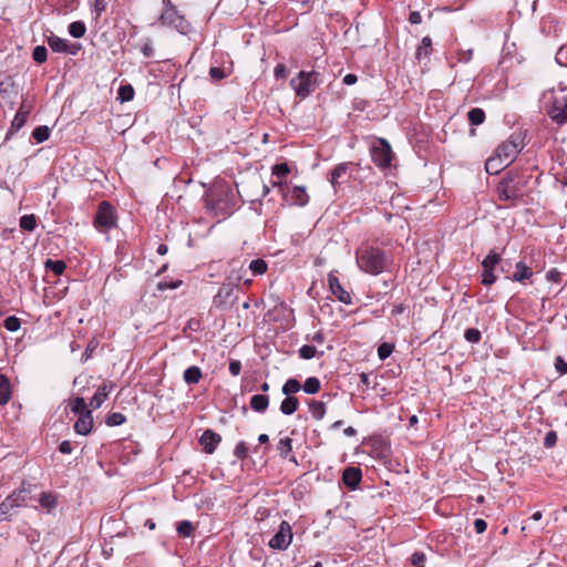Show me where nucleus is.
I'll use <instances>...</instances> for the list:
<instances>
[{
  "label": "nucleus",
  "instance_id": "f257e3e1",
  "mask_svg": "<svg viewBox=\"0 0 567 567\" xmlns=\"http://www.w3.org/2000/svg\"><path fill=\"white\" fill-rule=\"evenodd\" d=\"M359 268L370 275H379L389 267V258L383 250L369 245L360 246L355 251Z\"/></svg>",
  "mask_w": 567,
  "mask_h": 567
},
{
  "label": "nucleus",
  "instance_id": "f03ea898",
  "mask_svg": "<svg viewBox=\"0 0 567 567\" xmlns=\"http://www.w3.org/2000/svg\"><path fill=\"white\" fill-rule=\"evenodd\" d=\"M205 207L216 217L230 215L234 208V198L228 187H213L208 189L204 197Z\"/></svg>",
  "mask_w": 567,
  "mask_h": 567
},
{
  "label": "nucleus",
  "instance_id": "7ed1b4c3",
  "mask_svg": "<svg viewBox=\"0 0 567 567\" xmlns=\"http://www.w3.org/2000/svg\"><path fill=\"white\" fill-rule=\"evenodd\" d=\"M525 183L518 173H508L497 185L499 200L508 202L520 198Z\"/></svg>",
  "mask_w": 567,
  "mask_h": 567
},
{
  "label": "nucleus",
  "instance_id": "20e7f679",
  "mask_svg": "<svg viewBox=\"0 0 567 567\" xmlns=\"http://www.w3.org/2000/svg\"><path fill=\"white\" fill-rule=\"evenodd\" d=\"M319 78V72L300 71L296 78L291 79L290 85L298 97L306 99L320 85Z\"/></svg>",
  "mask_w": 567,
  "mask_h": 567
},
{
  "label": "nucleus",
  "instance_id": "39448f33",
  "mask_svg": "<svg viewBox=\"0 0 567 567\" xmlns=\"http://www.w3.org/2000/svg\"><path fill=\"white\" fill-rule=\"evenodd\" d=\"M162 4L163 11L158 18L159 23L164 27L174 28L181 33H186L188 23L173 2L171 0H162Z\"/></svg>",
  "mask_w": 567,
  "mask_h": 567
},
{
  "label": "nucleus",
  "instance_id": "423d86ee",
  "mask_svg": "<svg viewBox=\"0 0 567 567\" xmlns=\"http://www.w3.org/2000/svg\"><path fill=\"white\" fill-rule=\"evenodd\" d=\"M27 491L23 488L14 489L0 503V523L11 520V517L19 508L25 506Z\"/></svg>",
  "mask_w": 567,
  "mask_h": 567
},
{
  "label": "nucleus",
  "instance_id": "0eeeda50",
  "mask_svg": "<svg viewBox=\"0 0 567 567\" xmlns=\"http://www.w3.org/2000/svg\"><path fill=\"white\" fill-rule=\"evenodd\" d=\"M94 226L100 233H107L116 226V212L109 202L100 203Z\"/></svg>",
  "mask_w": 567,
  "mask_h": 567
},
{
  "label": "nucleus",
  "instance_id": "6e6552de",
  "mask_svg": "<svg viewBox=\"0 0 567 567\" xmlns=\"http://www.w3.org/2000/svg\"><path fill=\"white\" fill-rule=\"evenodd\" d=\"M523 140L519 135L513 134L496 148V155L501 164L509 165L516 155L523 150Z\"/></svg>",
  "mask_w": 567,
  "mask_h": 567
},
{
  "label": "nucleus",
  "instance_id": "1a4fd4ad",
  "mask_svg": "<svg viewBox=\"0 0 567 567\" xmlns=\"http://www.w3.org/2000/svg\"><path fill=\"white\" fill-rule=\"evenodd\" d=\"M502 260L501 254L495 250H491L482 261V284L491 286L495 284L497 277L495 276V269Z\"/></svg>",
  "mask_w": 567,
  "mask_h": 567
},
{
  "label": "nucleus",
  "instance_id": "9d476101",
  "mask_svg": "<svg viewBox=\"0 0 567 567\" xmlns=\"http://www.w3.org/2000/svg\"><path fill=\"white\" fill-rule=\"evenodd\" d=\"M372 162L380 168L384 169L391 165L392 150L390 144L381 138L379 143L373 145L371 148Z\"/></svg>",
  "mask_w": 567,
  "mask_h": 567
},
{
  "label": "nucleus",
  "instance_id": "9b49d317",
  "mask_svg": "<svg viewBox=\"0 0 567 567\" xmlns=\"http://www.w3.org/2000/svg\"><path fill=\"white\" fill-rule=\"evenodd\" d=\"M292 542V530L288 522L282 520L277 533L269 540L268 545L272 549L285 550Z\"/></svg>",
  "mask_w": 567,
  "mask_h": 567
},
{
  "label": "nucleus",
  "instance_id": "f8f14e48",
  "mask_svg": "<svg viewBox=\"0 0 567 567\" xmlns=\"http://www.w3.org/2000/svg\"><path fill=\"white\" fill-rule=\"evenodd\" d=\"M284 200L289 205L305 206L309 202L307 190L302 186H289L285 190Z\"/></svg>",
  "mask_w": 567,
  "mask_h": 567
},
{
  "label": "nucleus",
  "instance_id": "ddd939ff",
  "mask_svg": "<svg viewBox=\"0 0 567 567\" xmlns=\"http://www.w3.org/2000/svg\"><path fill=\"white\" fill-rule=\"evenodd\" d=\"M328 285L330 288L331 293L342 303L344 305H351L352 303V297L349 291H347L340 284L338 277L330 272L328 275Z\"/></svg>",
  "mask_w": 567,
  "mask_h": 567
},
{
  "label": "nucleus",
  "instance_id": "4468645a",
  "mask_svg": "<svg viewBox=\"0 0 567 567\" xmlns=\"http://www.w3.org/2000/svg\"><path fill=\"white\" fill-rule=\"evenodd\" d=\"M235 300L234 288L229 285H224L214 297V305L220 309H228L234 305Z\"/></svg>",
  "mask_w": 567,
  "mask_h": 567
},
{
  "label": "nucleus",
  "instance_id": "2eb2a0df",
  "mask_svg": "<svg viewBox=\"0 0 567 567\" xmlns=\"http://www.w3.org/2000/svg\"><path fill=\"white\" fill-rule=\"evenodd\" d=\"M220 442L221 436L209 429L205 430L199 439L203 451L207 454H213Z\"/></svg>",
  "mask_w": 567,
  "mask_h": 567
},
{
  "label": "nucleus",
  "instance_id": "dca6fc26",
  "mask_svg": "<svg viewBox=\"0 0 567 567\" xmlns=\"http://www.w3.org/2000/svg\"><path fill=\"white\" fill-rule=\"evenodd\" d=\"M550 118L557 124L567 122V96L555 100L549 111Z\"/></svg>",
  "mask_w": 567,
  "mask_h": 567
},
{
  "label": "nucleus",
  "instance_id": "f3484780",
  "mask_svg": "<svg viewBox=\"0 0 567 567\" xmlns=\"http://www.w3.org/2000/svg\"><path fill=\"white\" fill-rule=\"evenodd\" d=\"M362 480V471L357 466H348L342 474L343 484L351 491L355 489Z\"/></svg>",
  "mask_w": 567,
  "mask_h": 567
},
{
  "label": "nucleus",
  "instance_id": "a211bd4d",
  "mask_svg": "<svg viewBox=\"0 0 567 567\" xmlns=\"http://www.w3.org/2000/svg\"><path fill=\"white\" fill-rule=\"evenodd\" d=\"M93 427L92 411L79 415V419L74 423V431L80 435H87L91 433Z\"/></svg>",
  "mask_w": 567,
  "mask_h": 567
},
{
  "label": "nucleus",
  "instance_id": "6ab92c4d",
  "mask_svg": "<svg viewBox=\"0 0 567 567\" xmlns=\"http://www.w3.org/2000/svg\"><path fill=\"white\" fill-rule=\"evenodd\" d=\"M112 388V383L104 382L103 384H101L97 388L96 392L94 393L93 398L91 399L90 405L93 409H99L109 396Z\"/></svg>",
  "mask_w": 567,
  "mask_h": 567
},
{
  "label": "nucleus",
  "instance_id": "aec40b11",
  "mask_svg": "<svg viewBox=\"0 0 567 567\" xmlns=\"http://www.w3.org/2000/svg\"><path fill=\"white\" fill-rule=\"evenodd\" d=\"M533 276V270L524 261H518L515 266V272L512 276L513 281L522 282Z\"/></svg>",
  "mask_w": 567,
  "mask_h": 567
},
{
  "label": "nucleus",
  "instance_id": "412c9836",
  "mask_svg": "<svg viewBox=\"0 0 567 567\" xmlns=\"http://www.w3.org/2000/svg\"><path fill=\"white\" fill-rule=\"evenodd\" d=\"M249 405L255 412L264 413L268 409L269 396L264 394H255L251 396Z\"/></svg>",
  "mask_w": 567,
  "mask_h": 567
},
{
  "label": "nucleus",
  "instance_id": "4be33fe9",
  "mask_svg": "<svg viewBox=\"0 0 567 567\" xmlns=\"http://www.w3.org/2000/svg\"><path fill=\"white\" fill-rule=\"evenodd\" d=\"M11 399V384L4 374H0V405L7 404Z\"/></svg>",
  "mask_w": 567,
  "mask_h": 567
},
{
  "label": "nucleus",
  "instance_id": "5701e85b",
  "mask_svg": "<svg viewBox=\"0 0 567 567\" xmlns=\"http://www.w3.org/2000/svg\"><path fill=\"white\" fill-rule=\"evenodd\" d=\"M299 408V400L296 396H286L280 403V412L285 415L293 414Z\"/></svg>",
  "mask_w": 567,
  "mask_h": 567
},
{
  "label": "nucleus",
  "instance_id": "b1692460",
  "mask_svg": "<svg viewBox=\"0 0 567 567\" xmlns=\"http://www.w3.org/2000/svg\"><path fill=\"white\" fill-rule=\"evenodd\" d=\"M350 163L338 164L330 173V183L336 188L340 184V178L347 175Z\"/></svg>",
  "mask_w": 567,
  "mask_h": 567
},
{
  "label": "nucleus",
  "instance_id": "393cba45",
  "mask_svg": "<svg viewBox=\"0 0 567 567\" xmlns=\"http://www.w3.org/2000/svg\"><path fill=\"white\" fill-rule=\"evenodd\" d=\"M203 374H202V370L196 367V365H193V367H189L187 368L185 371H184V381L187 383V384H196L199 382V380L202 379Z\"/></svg>",
  "mask_w": 567,
  "mask_h": 567
},
{
  "label": "nucleus",
  "instance_id": "a878e982",
  "mask_svg": "<svg viewBox=\"0 0 567 567\" xmlns=\"http://www.w3.org/2000/svg\"><path fill=\"white\" fill-rule=\"evenodd\" d=\"M309 411L313 419L320 421L326 414V404L321 401L311 400L309 403Z\"/></svg>",
  "mask_w": 567,
  "mask_h": 567
},
{
  "label": "nucleus",
  "instance_id": "bb28decb",
  "mask_svg": "<svg viewBox=\"0 0 567 567\" xmlns=\"http://www.w3.org/2000/svg\"><path fill=\"white\" fill-rule=\"evenodd\" d=\"M432 51V40L430 37H424L421 44L417 47L415 58L421 61L423 58H427Z\"/></svg>",
  "mask_w": 567,
  "mask_h": 567
},
{
  "label": "nucleus",
  "instance_id": "cd10ccee",
  "mask_svg": "<svg viewBox=\"0 0 567 567\" xmlns=\"http://www.w3.org/2000/svg\"><path fill=\"white\" fill-rule=\"evenodd\" d=\"M301 389V383L297 379L291 378L284 383L281 392L286 396H293L292 394L299 392Z\"/></svg>",
  "mask_w": 567,
  "mask_h": 567
},
{
  "label": "nucleus",
  "instance_id": "c85d7f7f",
  "mask_svg": "<svg viewBox=\"0 0 567 567\" xmlns=\"http://www.w3.org/2000/svg\"><path fill=\"white\" fill-rule=\"evenodd\" d=\"M48 44L55 52H68L69 51L66 40L61 39L56 35L49 37Z\"/></svg>",
  "mask_w": 567,
  "mask_h": 567
},
{
  "label": "nucleus",
  "instance_id": "c756f323",
  "mask_svg": "<svg viewBox=\"0 0 567 567\" xmlns=\"http://www.w3.org/2000/svg\"><path fill=\"white\" fill-rule=\"evenodd\" d=\"M506 166L505 164H501V158L496 154L489 157L485 163V169L489 174H497Z\"/></svg>",
  "mask_w": 567,
  "mask_h": 567
},
{
  "label": "nucleus",
  "instance_id": "7c9ffc66",
  "mask_svg": "<svg viewBox=\"0 0 567 567\" xmlns=\"http://www.w3.org/2000/svg\"><path fill=\"white\" fill-rule=\"evenodd\" d=\"M277 450L280 457L288 458L289 454L292 452V440L290 437L280 439L277 444Z\"/></svg>",
  "mask_w": 567,
  "mask_h": 567
},
{
  "label": "nucleus",
  "instance_id": "2f4dec72",
  "mask_svg": "<svg viewBox=\"0 0 567 567\" xmlns=\"http://www.w3.org/2000/svg\"><path fill=\"white\" fill-rule=\"evenodd\" d=\"M321 383L316 377L308 378L302 384V390L308 394H316L320 391Z\"/></svg>",
  "mask_w": 567,
  "mask_h": 567
},
{
  "label": "nucleus",
  "instance_id": "473e14b6",
  "mask_svg": "<svg viewBox=\"0 0 567 567\" xmlns=\"http://www.w3.org/2000/svg\"><path fill=\"white\" fill-rule=\"evenodd\" d=\"M47 270L53 271L56 276H60L64 272L66 265L63 260H52L48 259L44 264Z\"/></svg>",
  "mask_w": 567,
  "mask_h": 567
},
{
  "label": "nucleus",
  "instance_id": "72a5a7b5",
  "mask_svg": "<svg viewBox=\"0 0 567 567\" xmlns=\"http://www.w3.org/2000/svg\"><path fill=\"white\" fill-rule=\"evenodd\" d=\"M467 118L471 124L473 125H480L485 120V112L480 107H474L468 111Z\"/></svg>",
  "mask_w": 567,
  "mask_h": 567
},
{
  "label": "nucleus",
  "instance_id": "f704fd0d",
  "mask_svg": "<svg viewBox=\"0 0 567 567\" xmlns=\"http://www.w3.org/2000/svg\"><path fill=\"white\" fill-rule=\"evenodd\" d=\"M20 227L25 231H33L37 227V217L33 214L23 215L20 218Z\"/></svg>",
  "mask_w": 567,
  "mask_h": 567
},
{
  "label": "nucleus",
  "instance_id": "c9c22d12",
  "mask_svg": "<svg viewBox=\"0 0 567 567\" xmlns=\"http://www.w3.org/2000/svg\"><path fill=\"white\" fill-rule=\"evenodd\" d=\"M70 408H71V411L78 415H82V414L86 413L87 411H90L86 406L84 399L80 398V396L75 398L71 402Z\"/></svg>",
  "mask_w": 567,
  "mask_h": 567
},
{
  "label": "nucleus",
  "instance_id": "e433bc0d",
  "mask_svg": "<svg viewBox=\"0 0 567 567\" xmlns=\"http://www.w3.org/2000/svg\"><path fill=\"white\" fill-rule=\"evenodd\" d=\"M86 27L82 21H74L69 25V33L76 39L85 34Z\"/></svg>",
  "mask_w": 567,
  "mask_h": 567
},
{
  "label": "nucleus",
  "instance_id": "4c0bfd02",
  "mask_svg": "<svg viewBox=\"0 0 567 567\" xmlns=\"http://www.w3.org/2000/svg\"><path fill=\"white\" fill-rule=\"evenodd\" d=\"M32 137L38 143H43L50 137V128L47 125L38 126L33 130Z\"/></svg>",
  "mask_w": 567,
  "mask_h": 567
},
{
  "label": "nucleus",
  "instance_id": "58836bf2",
  "mask_svg": "<svg viewBox=\"0 0 567 567\" xmlns=\"http://www.w3.org/2000/svg\"><path fill=\"white\" fill-rule=\"evenodd\" d=\"M39 503L43 508H47L49 511L54 508L58 504L56 497L51 493H42L40 495Z\"/></svg>",
  "mask_w": 567,
  "mask_h": 567
},
{
  "label": "nucleus",
  "instance_id": "ea45409f",
  "mask_svg": "<svg viewBox=\"0 0 567 567\" xmlns=\"http://www.w3.org/2000/svg\"><path fill=\"white\" fill-rule=\"evenodd\" d=\"M177 533L182 537H189L194 532V526L189 520H182L177 524Z\"/></svg>",
  "mask_w": 567,
  "mask_h": 567
},
{
  "label": "nucleus",
  "instance_id": "a19ab883",
  "mask_svg": "<svg viewBox=\"0 0 567 567\" xmlns=\"http://www.w3.org/2000/svg\"><path fill=\"white\" fill-rule=\"evenodd\" d=\"M125 421H126V417L124 416L123 413L113 412L107 415L105 423L109 426H116V425H122Z\"/></svg>",
  "mask_w": 567,
  "mask_h": 567
},
{
  "label": "nucleus",
  "instance_id": "79ce46f5",
  "mask_svg": "<svg viewBox=\"0 0 567 567\" xmlns=\"http://www.w3.org/2000/svg\"><path fill=\"white\" fill-rule=\"evenodd\" d=\"M249 269L254 275H262L267 270V264L262 259H254L249 264Z\"/></svg>",
  "mask_w": 567,
  "mask_h": 567
},
{
  "label": "nucleus",
  "instance_id": "37998d69",
  "mask_svg": "<svg viewBox=\"0 0 567 567\" xmlns=\"http://www.w3.org/2000/svg\"><path fill=\"white\" fill-rule=\"evenodd\" d=\"M271 173L277 178H284L290 173V167L287 163H280L272 166Z\"/></svg>",
  "mask_w": 567,
  "mask_h": 567
},
{
  "label": "nucleus",
  "instance_id": "c03bdc74",
  "mask_svg": "<svg viewBox=\"0 0 567 567\" xmlns=\"http://www.w3.org/2000/svg\"><path fill=\"white\" fill-rule=\"evenodd\" d=\"M32 58L37 63H43L48 58V50L43 45H38L32 52Z\"/></svg>",
  "mask_w": 567,
  "mask_h": 567
},
{
  "label": "nucleus",
  "instance_id": "a18cd8bd",
  "mask_svg": "<svg viewBox=\"0 0 567 567\" xmlns=\"http://www.w3.org/2000/svg\"><path fill=\"white\" fill-rule=\"evenodd\" d=\"M20 326V319L16 316H10L3 321V327L11 332L19 330Z\"/></svg>",
  "mask_w": 567,
  "mask_h": 567
},
{
  "label": "nucleus",
  "instance_id": "49530a36",
  "mask_svg": "<svg viewBox=\"0 0 567 567\" xmlns=\"http://www.w3.org/2000/svg\"><path fill=\"white\" fill-rule=\"evenodd\" d=\"M394 347L391 343L383 342L378 348V357L380 360L388 359L393 352Z\"/></svg>",
  "mask_w": 567,
  "mask_h": 567
},
{
  "label": "nucleus",
  "instance_id": "de8ad7c7",
  "mask_svg": "<svg viewBox=\"0 0 567 567\" xmlns=\"http://www.w3.org/2000/svg\"><path fill=\"white\" fill-rule=\"evenodd\" d=\"M134 96V90L131 85L121 86L118 90V99L121 102H128Z\"/></svg>",
  "mask_w": 567,
  "mask_h": 567
},
{
  "label": "nucleus",
  "instance_id": "09e8293b",
  "mask_svg": "<svg viewBox=\"0 0 567 567\" xmlns=\"http://www.w3.org/2000/svg\"><path fill=\"white\" fill-rule=\"evenodd\" d=\"M464 338L466 341H468L471 343H477V342H480L482 334L478 329L470 328V329L465 330Z\"/></svg>",
  "mask_w": 567,
  "mask_h": 567
},
{
  "label": "nucleus",
  "instance_id": "8fccbe9b",
  "mask_svg": "<svg viewBox=\"0 0 567 567\" xmlns=\"http://www.w3.org/2000/svg\"><path fill=\"white\" fill-rule=\"evenodd\" d=\"M317 354L315 346L305 344L299 349V355L305 360H310Z\"/></svg>",
  "mask_w": 567,
  "mask_h": 567
},
{
  "label": "nucleus",
  "instance_id": "3c124183",
  "mask_svg": "<svg viewBox=\"0 0 567 567\" xmlns=\"http://www.w3.org/2000/svg\"><path fill=\"white\" fill-rule=\"evenodd\" d=\"M27 115H28V112H22V110H20L16 114V116L12 121L11 127L16 131L20 130L27 121Z\"/></svg>",
  "mask_w": 567,
  "mask_h": 567
},
{
  "label": "nucleus",
  "instance_id": "603ef678",
  "mask_svg": "<svg viewBox=\"0 0 567 567\" xmlns=\"http://www.w3.org/2000/svg\"><path fill=\"white\" fill-rule=\"evenodd\" d=\"M234 455L238 460H245L248 456V447L247 444L244 441H240L234 450Z\"/></svg>",
  "mask_w": 567,
  "mask_h": 567
},
{
  "label": "nucleus",
  "instance_id": "864d4df0",
  "mask_svg": "<svg viewBox=\"0 0 567 567\" xmlns=\"http://www.w3.org/2000/svg\"><path fill=\"white\" fill-rule=\"evenodd\" d=\"M555 59L558 64L567 66V43L558 49Z\"/></svg>",
  "mask_w": 567,
  "mask_h": 567
},
{
  "label": "nucleus",
  "instance_id": "5fc2aeb1",
  "mask_svg": "<svg viewBox=\"0 0 567 567\" xmlns=\"http://www.w3.org/2000/svg\"><path fill=\"white\" fill-rule=\"evenodd\" d=\"M554 367L560 375L567 374V361L563 357L557 355L555 358Z\"/></svg>",
  "mask_w": 567,
  "mask_h": 567
},
{
  "label": "nucleus",
  "instance_id": "6e6d98bb",
  "mask_svg": "<svg viewBox=\"0 0 567 567\" xmlns=\"http://www.w3.org/2000/svg\"><path fill=\"white\" fill-rule=\"evenodd\" d=\"M557 443V433L555 431H548L544 437V446L551 449Z\"/></svg>",
  "mask_w": 567,
  "mask_h": 567
},
{
  "label": "nucleus",
  "instance_id": "4d7b16f0",
  "mask_svg": "<svg viewBox=\"0 0 567 567\" xmlns=\"http://www.w3.org/2000/svg\"><path fill=\"white\" fill-rule=\"evenodd\" d=\"M92 8L96 13V17H100L103 11L106 9L105 0H91Z\"/></svg>",
  "mask_w": 567,
  "mask_h": 567
},
{
  "label": "nucleus",
  "instance_id": "13d9d810",
  "mask_svg": "<svg viewBox=\"0 0 567 567\" xmlns=\"http://www.w3.org/2000/svg\"><path fill=\"white\" fill-rule=\"evenodd\" d=\"M141 52L146 58L153 56L154 50H153L152 42L150 39H145L144 43L141 47Z\"/></svg>",
  "mask_w": 567,
  "mask_h": 567
},
{
  "label": "nucleus",
  "instance_id": "bf43d9fd",
  "mask_svg": "<svg viewBox=\"0 0 567 567\" xmlns=\"http://www.w3.org/2000/svg\"><path fill=\"white\" fill-rule=\"evenodd\" d=\"M288 74V70L285 64L279 63L275 66L274 75L276 79H285Z\"/></svg>",
  "mask_w": 567,
  "mask_h": 567
},
{
  "label": "nucleus",
  "instance_id": "052dcab7",
  "mask_svg": "<svg viewBox=\"0 0 567 567\" xmlns=\"http://www.w3.org/2000/svg\"><path fill=\"white\" fill-rule=\"evenodd\" d=\"M209 75L215 81H218V80H221L225 78V73H224L223 69L217 68V66H212L209 69Z\"/></svg>",
  "mask_w": 567,
  "mask_h": 567
},
{
  "label": "nucleus",
  "instance_id": "680f3d73",
  "mask_svg": "<svg viewBox=\"0 0 567 567\" xmlns=\"http://www.w3.org/2000/svg\"><path fill=\"white\" fill-rule=\"evenodd\" d=\"M181 285V281H173V282H168V281H159L157 284V289L161 290V291H164L166 289H175L177 288L178 286Z\"/></svg>",
  "mask_w": 567,
  "mask_h": 567
},
{
  "label": "nucleus",
  "instance_id": "e2e57ef3",
  "mask_svg": "<svg viewBox=\"0 0 567 567\" xmlns=\"http://www.w3.org/2000/svg\"><path fill=\"white\" fill-rule=\"evenodd\" d=\"M473 525L477 534H483L487 528V523L482 518H476Z\"/></svg>",
  "mask_w": 567,
  "mask_h": 567
},
{
  "label": "nucleus",
  "instance_id": "0e129e2a",
  "mask_svg": "<svg viewBox=\"0 0 567 567\" xmlns=\"http://www.w3.org/2000/svg\"><path fill=\"white\" fill-rule=\"evenodd\" d=\"M425 560V555L422 551H415L411 556V564L419 567Z\"/></svg>",
  "mask_w": 567,
  "mask_h": 567
},
{
  "label": "nucleus",
  "instance_id": "69168bd1",
  "mask_svg": "<svg viewBox=\"0 0 567 567\" xmlns=\"http://www.w3.org/2000/svg\"><path fill=\"white\" fill-rule=\"evenodd\" d=\"M546 278L549 281L559 282L561 280V274L556 269H551L546 274Z\"/></svg>",
  "mask_w": 567,
  "mask_h": 567
},
{
  "label": "nucleus",
  "instance_id": "338daca9",
  "mask_svg": "<svg viewBox=\"0 0 567 567\" xmlns=\"http://www.w3.org/2000/svg\"><path fill=\"white\" fill-rule=\"evenodd\" d=\"M241 371V363L237 360H234V361H230L229 363V372L236 377L240 373Z\"/></svg>",
  "mask_w": 567,
  "mask_h": 567
},
{
  "label": "nucleus",
  "instance_id": "774afa93",
  "mask_svg": "<svg viewBox=\"0 0 567 567\" xmlns=\"http://www.w3.org/2000/svg\"><path fill=\"white\" fill-rule=\"evenodd\" d=\"M72 444L70 441L65 440V441H62L59 445V451L62 453V454H70L72 452Z\"/></svg>",
  "mask_w": 567,
  "mask_h": 567
}]
</instances>
